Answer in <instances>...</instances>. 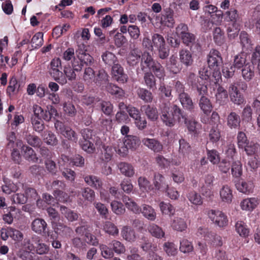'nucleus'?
<instances>
[{
	"label": "nucleus",
	"mask_w": 260,
	"mask_h": 260,
	"mask_svg": "<svg viewBox=\"0 0 260 260\" xmlns=\"http://www.w3.org/2000/svg\"><path fill=\"white\" fill-rule=\"evenodd\" d=\"M143 215L147 219L154 221L156 217V214L154 209L150 205L143 204L141 212Z\"/></svg>",
	"instance_id": "c85d7f7f"
},
{
	"label": "nucleus",
	"mask_w": 260,
	"mask_h": 260,
	"mask_svg": "<svg viewBox=\"0 0 260 260\" xmlns=\"http://www.w3.org/2000/svg\"><path fill=\"white\" fill-rule=\"evenodd\" d=\"M229 92L231 101L235 104L240 105L245 102L243 95L239 91L235 84H230Z\"/></svg>",
	"instance_id": "f8f14e48"
},
{
	"label": "nucleus",
	"mask_w": 260,
	"mask_h": 260,
	"mask_svg": "<svg viewBox=\"0 0 260 260\" xmlns=\"http://www.w3.org/2000/svg\"><path fill=\"white\" fill-rule=\"evenodd\" d=\"M144 80L145 84L149 89L153 90L156 88V80L154 76L151 72H147L144 74Z\"/></svg>",
	"instance_id": "37998d69"
},
{
	"label": "nucleus",
	"mask_w": 260,
	"mask_h": 260,
	"mask_svg": "<svg viewBox=\"0 0 260 260\" xmlns=\"http://www.w3.org/2000/svg\"><path fill=\"white\" fill-rule=\"evenodd\" d=\"M47 224L46 222L42 218H36L33 220L31 223L32 231L38 234L42 233L46 234Z\"/></svg>",
	"instance_id": "f3484780"
},
{
	"label": "nucleus",
	"mask_w": 260,
	"mask_h": 260,
	"mask_svg": "<svg viewBox=\"0 0 260 260\" xmlns=\"http://www.w3.org/2000/svg\"><path fill=\"white\" fill-rule=\"evenodd\" d=\"M63 109L64 113L69 117H74L77 113L75 107L71 103L65 102L63 104Z\"/></svg>",
	"instance_id": "338daca9"
},
{
	"label": "nucleus",
	"mask_w": 260,
	"mask_h": 260,
	"mask_svg": "<svg viewBox=\"0 0 260 260\" xmlns=\"http://www.w3.org/2000/svg\"><path fill=\"white\" fill-rule=\"evenodd\" d=\"M61 62L60 58H55L50 63L49 73L55 81L60 85H64L67 83L66 77L60 71Z\"/></svg>",
	"instance_id": "423d86ee"
},
{
	"label": "nucleus",
	"mask_w": 260,
	"mask_h": 260,
	"mask_svg": "<svg viewBox=\"0 0 260 260\" xmlns=\"http://www.w3.org/2000/svg\"><path fill=\"white\" fill-rule=\"evenodd\" d=\"M137 94L139 98L145 102L151 103L152 101L153 96L152 93L145 88H139L137 90Z\"/></svg>",
	"instance_id": "de8ad7c7"
},
{
	"label": "nucleus",
	"mask_w": 260,
	"mask_h": 260,
	"mask_svg": "<svg viewBox=\"0 0 260 260\" xmlns=\"http://www.w3.org/2000/svg\"><path fill=\"white\" fill-rule=\"evenodd\" d=\"M81 194L85 200L92 202L95 198V192L89 187H85L82 189Z\"/></svg>",
	"instance_id": "0e129e2a"
},
{
	"label": "nucleus",
	"mask_w": 260,
	"mask_h": 260,
	"mask_svg": "<svg viewBox=\"0 0 260 260\" xmlns=\"http://www.w3.org/2000/svg\"><path fill=\"white\" fill-rule=\"evenodd\" d=\"M32 241L36 245L35 250L40 255L47 254L49 250V247L45 243L41 242V238L37 235L32 236Z\"/></svg>",
	"instance_id": "4468645a"
},
{
	"label": "nucleus",
	"mask_w": 260,
	"mask_h": 260,
	"mask_svg": "<svg viewBox=\"0 0 260 260\" xmlns=\"http://www.w3.org/2000/svg\"><path fill=\"white\" fill-rule=\"evenodd\" d=\"M254 65L251 62H247L242 68V76L245 81H250L254 77L255 75Z\"/></svg>",
	"instance_id": "a211bd4d"
},
{
	"label": "nucleus",
	"mask_w": 260,
	"mask_h": 260,
	"mask_svg": "<svg viewBox=\"0 0 260 260\" xmlns=\"http://www.w3.org/2000/svg\"><path fill=\"white\" fill-rule=\"evenodd\" d=\"M148 230L152 236L156 238H161L165 236L162 228L154 223L150 224L148 227Z\"/></svg>",
	"instance_id": "ea45409f"
},
{
	"label": "nucleus",
	"mask_w": 260,
	"mask_h": 260,
	"mask_svg": "<svg viewBox=\"0 0 260 260\" xmlns=\"http://www.w3.org/2000/svg\"><path fill=\"white\" fill-rule=\"evenodd\" d=\"M182 107L189 111H193L194 108V105L192 102V99L189 95L185 92L179 95L178 97Z\"/></svg>",
	"instance_id": "412c9836"
},
{
	"label": "nucleus",
	"mask_w": 260,
	"mask_h": 260,
	"mask_svg": "<svg viewBox=\"0 0 260 260\" xmlns=\"http://www.w3.org/2000/svg\"><path fill=\"white\" fill-rule=\"evenodd\" d=\"M120 173L127 177H132L135 174L134 167L130 164L121 162L118 165Z\"/></svg>",
	"instance_id": "a878e982"
},
{
	"label": "nucleus",
	"mask_w": 260,
	"mask_h": 260,
	"mask_svg": "<svg viewBox=\"0 0 260 260\" xmlns=\"http://www.w3.org/2000/svg\"><path fill=\"white\" fill-rule=\"evenodd\" d=\"M159 206L160 211L162 214L169 215L170 216H172L174 214L175 210L173 206L170 203L161 202L159 203Z\"/></svg>",
	"instance_id": "864d4df0"
},
{
	"label": "nucleus",
	"mask_w": 260,
	"mask_h": 260,
	"mask_svg": "<svg viewBox=\"0 0 260 260\" xmlns=\"http://www.w3.org/2000/svg\"><path fill=\"white\" fill-rule=\"evenodd\" d=\"M149 69L151 70L157 78H161L165 76L164 67L159 62L156 60Z\"/></svg>",
	"instance_id": "8fccbe9b"
},
{
	"label": "nucleus",
	"mask_w": 260,
	"mask_h": 260,
	"mask_svg": "<svg viewBox=\"0 0 260 260\" xmlns=\"http://www.w3.org/2000/svg\"><path fill=\"white\" fill-rule=\"evenodd\" d=\"M79 144L82 149L87 153H91L95 150L93 144L88 140L83 139L79 142Z\"/></svg>",
	"instance_id": "69168bd1"
},
{
	"label": "nucleus",
	"mask_w": 260,
	"mask_h": 260,
	"mask_svg": "<svg viewBox=\"0 0 260 260\" xmlns=\"http://www.w3.org/2000/svg\"><path fill=\"white\" fill-rule=\"evenodd\" d=\"M236 187L240 192L249 194L253 191L254 185L252 182L241 181L236 183Z\"/></svg>",
	"instance_id": "7c9ffc66"
},
{
	"label": "nucleus",
	"mask_w": 260,
	"mask_h": 260,
	"mask_svg": "<svg viewBox=\"0 0 260 260\" xmlns=\"http://www.w3.org/2000/svg\"><path fill=\"white\" fill-rule=\"evenodd\" d=\"M44 141L49 145L56 146L58 144V139L56 135L51 131L45 132L43 135Z\"/></svg>",
	"instance_id": "a19ab883"
},
{
	"label": "nucleus",
	"mask_w": 260,
	"mask_h": 260,
	"mask_svg": "<svg viewBox=\"0 0 260 260\" xmlns=\"http://www.w3.org/2000/svg\"><path fill=\"white\" fill-rule=\"evenodd\" d=\"M55 230L57 233H59V234L66 237H70L73 233V231L71 228L60 222L56 224V227Z\"/></svg>",
	"instance_id": "c03bdc74"
},
{
	"label": "nucleus",
	"mask_w": 260,
	"mask_h": 260,
	"mask_svg": "<svg viewBox=\"0 0 260 260\" xmlns=\"http://www.w3.org/2000/svg\"><path fill=\"white\" fill-rule=\"evenodd\" d=\"M211 72L207 68H203L199 71L200 77H198L193 73H189L187 82L193 89H196L199 94L206 95L208 93L207 82L211 80Z\"/></svg>",
	"instance_id": "f03ea898"
},
{
	"label": "nucleus",
	"mask_w": 260,
	"mask_h": 260,
	"mask_svg": "<svg viewBox=\"0 0 260 260\" xmlns=\"http://www.w3.org/2000/svg\"><path fill=\"white\" fill-rule=\"evenodd\" d=\"M227 125L231 128H237L239 127L241 119L235 112H231L227 117Z\"/></svg>",
	"instance_id": "cd10ccee"
},
{
	"label": "nucleus",
	"mask_w": 260,
	"mask_h": 260,
	"mask_svg": "<svg viewBox=\"0 0 260 260\" xmlns=\"http://www.w3.org/2000/svg\"><path fill=\"white\" fill-rule=\"evenodd\" d=\"M259 204L257 198H250L243 200L240 203L241 209L243 210L251 211L255 209Z\"/></svg>",
	"instance_id": "aec40b11"
},
{
	"label": "nucleus",
	"mask_w": 260,
	"mask_h": 260,
	"mask_svg": "<svg viewBox=\"0 0 260 260\" xmlns=\"http://www.w3.org/2000/svg\"><path fill=\"white\" fill-rule=\"evenodd\" d=\"M109 245L112 247L113 251L117 254L124 253L125 251V246L120 242L117 240H113Z\"/></svg>",
	"instance_id": "680f3d73"
},
{
	"label": "nucleus",
	"mask_w": 260,
	"mask_h": 260,
	"mask_svg": "<svg viewBox=\"0 0 260 260\" xmlns=\"http://www.w3.org/2000/svg\"><path fill=\"white\" fill-rule=\"evenodd\" d=\"M84 180L88 185L99 190L102 200L109 202V197L105 194L104 190L103 188V182L99 177L92 175H87L84 177Z\"/></svg>",
	"instance_id": "1a4fd4ad"
},
{
	"label": "nucleus",
	"mask_w": 260,
	"mask_h": 260,
	"mask_svg": "<svg viewBox=\"0 0 260 260\" xmlns=\"http://www.w3.org/2000/svg\"><path fill=\"white\" fill-rule=\"evenodd\" d=\"M23 83L18 82L15 77H13L9 81V85L7 89V93L9 96L16 94L23 86Z\"/></svg>",
	"instance_id": "393cba45"
},
{
	"label": "nucleus",
	"mask_w": 260,
	"mask_h": 260,
	"mask_svg": "<svg viewBox=\"0 0 260 260\" xmlns=\"http://www.w3.org/2000/svg\"><path fill=\"white\" fill-rule=\"evenodd\" d=\"M252 109L251 106L247 105L242 110L241 117L243 121L250 122L252 120Z\"/></svg>",
	"instance_id": "bf43d9fd"
},
{
	"label": "nucleus",
	"mask_w": 260,
	"mask_h": 260,
	"mask_svg": "<svg viewBox=\"0 0 260 260\" xmlns=\"http://www.w3.org/2000/svg\"><path fill=\"white\" fill-rule=\"evenodd\" d=\"M208 216L213 223L220 228L225 227L228 224L226 215L220 210H210L208 212Z\"/></svg>",
	"instance_id": "9d476101"
},
{
	"label": "nucleus",
	"mask_w": 260,
	"mask_h": 260,
	"mask_svg": "<svg viewBox=\"0 0 260 260\" xmlns=\"http://www.w3.org/2000/svg\"><path fill=\"white\" fill-rule=\"evenodd\" d=\"M123 202L125 204L126 208L133 212L135 214H140L141 208L132 199L127 196L123 197Z\"/></svg>",
	"instance_id": "e433bc0d"
},
{
	"label": "nucleus",
	"mask_w": 260,
	"mask_h": 260,
	"mask_svg": "<svg viewBox=\"0 0 260 260\" xmlns=\"http://www.w3.org/2000/svg\"><path fill=\"white\" fill-rule=\"evenodd\" d=\"M103 230L107 234L115 236L118 235L119 230L117 226L112 222L107 221L104 223Z\"/></svg>",
	"instance_id": "49530a36"
},
{
	"label": "nucleus",
	"mask_w": 260,
	"mask_h": 260,
	"mask_svg": "<svg viewBox=\"0 0 260 260\" xmlns=\"http://www.w3.org/2000/svg\"><path fill=\"white\" fill-rule=\"evenodd\" d=\"M121 234L123 238L127 241L132 242L136 240L135 231L128 226L122 228Z\"/></svg>",
	"instance_id": "c9c22d12"
},
{
	"label": "nucleus",
	"mask_w": 260,
	"mask_h": 260,
	"mask_svg": "<svg viewBox=\"0 0 260 260\" xmlns=\"http://www.w3.org/2000/svg\"><path fill=\"white\" fill-rule=\"evenodd\" d=\"M129 253L126 256V260H143V258L138 253V249L134 247H129Z\"/></svg>",
	"instance_id": "774afa93"
},
{
	"label": "nucleus",
	"mask_w": 260,
	"mask_h": 260,
	"mask_svg": "<svg viewBox=\"0 0 260 260\" xmlns=\"http://www.w3.org/2000/svg\"><path fill=\"white\" fill-rule=\"evenodd\" d=\"M163 249L168 256H175L178 253L177 246L172 242H165L163 244Z\"/></svg>",
	"instance_id": "58836bf2"
},
{
	"label": "nucleus",
	"mask_w": 260,
	"mask_h": 260,
	"mask_svg": "<svg viewBox=\"0 0 260 260\" xmlns=\"http://www.w3.org/2000/svg\"><path fill=\"white\" fill-rule=\"evenodd\" d=\"M143 144L148 148L155 152H159L162 150V145L154 139L144 138L142 140Z\"/></svg>",
	"instance_id": "6ab92c4d"
},
{
	"label": "nucleus",
	"mask_w": 260,
	"mask_h": 260,
	"mask_svg": "<svg viewBox=\"0 0 260 260\" xmlns=\"http://www.w3.org/2000/svg\"><path fill=\"white\" fill-rule=\"evenodd\" d=\"M179 60L186 67L191 66L193 58L191 53L187 49H181L179 52Z\"/></svg>",
	"instance_id": "2eb2a0df"
},
{
	"label": "nucleus",
	"mask_w": 260,
	"mask_h": 260,
	"mask_svg": "<svg viewBox=\"0 0 260 260\" xmlns=\"http://www.w3.org/2000/svg\"><path fill=\"white\" fill-rule=\"evenodd\" d=\"M169 101H162L159 106L161 119L169 126L174 125L176 121L180 122L183 119L188 130L194 134L198 133L200 124L194 119L187 120L181 109L176 105L171 106Z\"/></svg>",
	"instance_id": "f257e3e1"
},
{
	"label": "nucleus",
	"mask_w": 260,
	"mask_h": 260,
	"mask_svg": "<svg viewBox=\"0 0 260 260\" xmlns=\"http://www.w3.org/2000/svg\"><path fill=\"white\" fill-rule=\"evenodd\" d=\"M25 139L29 145L34 147H40L42 144L41 139L36 135L31 134L26 135Z\"/></svg>",
	"instance_id": "4d7b16f0"
},
{
	"label": "nucleus",
	"mask_w": 260,
	"mask_h": 260,
	"mask_svg": "<svg viewBox=\"0 0 260 260\" xmlns=\"http://www.w3.org/2000/svg\"><path fill=\"white\" fill-rule=\"evenodd\" d=\"M155 61V60L153 59L149 52H144L141 57V66L142 69L144 70L145 66L149 69Z\"/></svg>",
	"instance_id": "a18cd8bd"
},
{
	"label": "nucleus",
	"mask_w": 260,
	"mask_h": 260,
	"mask_svg": "<svg viewBox=\"0 0 260 260\" xmlns=\"http://www.w3.org/2000/svg\"><path fill=\"white\" fill-rule=\"evenodd\" d=\"M77 59L72 62V66L77 72L81 71L84 65L90 66L93 62V58L87 53L86 45L83 43L78 42L76 50Z\"/></svg>",
	"instance_id": "7ed1b4c3"
},
{
	"label": "nucleus",
	"mask_w": 260,
	"mask_h": 260,
	"mask_svg": "<svg viewBox=\"0 0 260 260\" xmlns=\"http://www.w3.org/2000/svg\"><path fill=\"white\" fill-rule=\"evenodd\" d=\"M43 34L39 32L36 34L32 38L31 40V46L37 49L43 45Z\"/></svg>",
	"instance_id": "052dcab7"
},
{
	"label": "nucleus",
	"mask_w": 260,
	"mask_h": 260,
	"mask_svg": "<svg viewBox=\"0 0 260 260\" xmlns=\"http://www.w3.org/2000/svg\"><path fill=\"white\" fill-rule=\"evenodd\" d=\"M226 16V19L228 21L231 22V25L229 24L227 31L229 37L230 38H235L238 36L240 31V25L238 23L239 19V16L237 10L235 9H231L225 13Z\"/></svg>",
	"instance_id": "39448f33"
},
{
	"label": "nucleus",
	"mask_w": 260,
	"mask_h": 260,
	"mask_svg": "<svg viewBox=\"0 0 260 260\" xmlns=\"http://www.w3.org/2000/svg\"><path fill=\"white\" fill-rule=\"evenodd\" d=\"M236 232L242 237L246 238L249 236L250 230L245 223L242 221H238L235 224Z\"/></svg>",
	"instance_id": "473e14b6"
},
{
	"label": "nucleus",
	"mask_w": 260,
	"mask_h": 260,
	"mask_svg": "<svg viewBox=\"0 0 260 260\" xmlns=\"http://www.w3.org/2000/svg\"><path fill=\"white\" fill-rule=\"evenodd\" d=\"M54 127L57 134L62 135L69 141L75 143L78 142V135L70 126L59 120H56L54 123Z\"/></svg>",
	"instance_id": "0eeeda50"
},
{
	"label": "nucleus",
	"mask_w": 260,
	"mask_h": 260,
	"mask_svg": "<svg viewBox=\"0 0 260 260\" xmlns=\"http://www.w3.org/2000/svg\"><path fill=\"white\" fill-rule=\"evenodd\" d=\"M166 68L173 74L178 73L181 70V68L178 62L177 57L173 55L171 56L169 61L166 63Z\"/></svg>",
	"instance_id": "b1692460"
},
{
	"label": "nucleus",
	"mask_w": 260,
	"mask_h": 260,
	"mask_svg": "<svg viewBox=\"0 0 260 260\" xmlns=\"http://www.w3.org/2000/svg\"><path fill=\"white\" fill-rule=\"evenodd\" d=\"M153 48H157L158 56L164 59L169 55L170 50L166 46V42L162 36L158 34H153L151 37Z\"/></svg>",
	"instance_id": "6e6552de"
},
{
	"label": "nucleus",
	"mask_w": 260,
	"mask_h": 260,
	"mask_svg": "<svg viewBox=\"0 0 260 260\" xmlns=\"http://www.w3.org/2000/svg\"><path fill=\"white\" fill-rule=\"evenodd\" d=\"M228 92L222 87L219 86L216 93V102L219 105H224L228 100Z\"/></svg>",
	"instance_id": "79ce46f5"
},
{
	"label": "nucleus",
	"mask_w": 260,
	"mask_h": 260,
	"mask_svg": "<svg viewBox=\"0 0 260 260\" xmlns=\"http://www.w3.org/2000/svg\"><path fill=\"white\" fill-rule=\"evenodd\" d=\"M202 95L199 102V105L201 110L204 114L208 115L212 110V106L210 100L207 98L205 95L200 94Z\"/></svg>",
	"instance_id": "c756f323"
},
{
	"label": "nucleus",
	"mask_w": 260,
	"mask_h": 260,
	"mask_svg": "<svg viewBox=\"0 0 260 260\" xmlns=\"http://www.w3.org/2000/svg\"><path fill=\"white\" fill-rule=\"evenodd\" d=\"M232 175L236 178L240 177L242 174V167L241 162L239 161H235L231 166Z\"/></svg>",
	"instance_id": "13d9d810"
},
{
	"label": "nucleus",
	"mask_w": 260,
	"mask_h": 260,
	"mask_svg": "<svg viewBox=\"0 0 260 260\" xmlns=\"http://www.w3.org/2000/svg\"><path fill=\"white\" fill-rule=\"evenodd\" d=\"M142 54L140 49L135 48L132 49L127 57V62L131 66L137 64L142 57Z\"/></svg>",
	"instance_id": "5701e85b"
},
{
	"label": "nucleus",
	"mask_w": 260,
	"mask_h": 260,
	"mask_svg": "<svg viewBox=\"0 0 260 260\" xmlns=\"http://www.w3.org/2000/svg\"><path fill=\"white\" fill-rule=\"evenodd\" d=\"M102 59L104 62L109 66L115 64L117 61L116 56L112 52L106 51L102 55Z\"/></svg>",
	"instance_id": "e2e57ef3"
},
{
	"label": "nucleus",
	"mask_w": 260,
	"mask_h": 260,
	"mask_svg": "<svg viewBox=\"0 0 260 260\" xmlns=\"http://www.w3.org/2000/svg\"><path fill=\"white\" fill-rule=\"evenodd\" d=\"M179 249L181 252L188 253L192 251L193 247L191 242L186 238H182L180 241Z\"/></svg>",
	"instance_id": "3c124183"
},
{
	"label": "nucleus",
	"mask_w": 260,
	"mask_h": 260,
	"mask_svg": "<svg viewBox=\"0 0 260 260\" xmlns=\"http://www.w3.org/2000/svg\"><path fill=\"white\" fill-rule=\"evenodd\" d=\"M220 198L222 202L230 203L233 199V191L228 185H223L219 190Z\"/></svg>",
	"instance_id": "4be33fe9"
},
{
	"label": "nucleus",
	"mask_w": 260,
	"mask_h": 260,
	"mask_svg": "<svg viewBox=\"0 0 260 260\" xmlns=\"http://www.w3.org/2000/svg\"><path fill=\"white\" fill-rule=\"evenodd\" d=\"M246 61V54L244 53H239L234 56L232 66L234 69H240L247 63Z\"/></svg>",
	"instance_id": "72a5a7b5"
},
{
	"label": "nucleus",
	"mask_w": 260,
	"mask_h": 260,
	"mask_svg": "<svg viewBox=\"0 0 260 260\" xmlns=\"http://www.w3.org/2000/svg\"><path fill=\"white\" fill-rule=\"evenodd\" d=\"M207 62L210 69H218L222 63V58L220 53L215 49L211 50L207 56Z\"/></svg>",
	"instance_id": "9b49d317"
},
{
	"label": "nucleus",
	"mask_w": 260,
	"mask_h": 260,
	"mask_svg": "<svg viewBox=\"0 0 260 260\" xmlns=\"http://www.w3.org/2000/svg\"><path fill=\"white\" fill-rule=\"evenodd\" d=\"M214 176L212 174H207L204 178L205 185L202 187L201 191L204 196H209L211 194V189L213 186Z\"/></svg>",
	"instance_id": "bb28decb"
},
{
	"label": "nucleus",
	"mask_w": 260,
	"mask_h": 260,
	"mask_svg": "<svg viewBox=\"0 0 260 260\" xmlns=\"http://www.w3.org/2000/svg\"><path fill=\"white\" fill-rule=\"evenodd\" d=\"M213 39L218 45H221L224 42V32L220 28L216 27L213 31Z\"/></svg>",
	"instance_id": "5fc2aeb1"
},
{
	"label": "nucleus",
	"mask_w": 260,
	"mask_h": 260,
	"mask_svg": "<svg viewBox=\"0 0 260 260\" xmlns=\"http://www.w3.org/2000/svg\"><path fill=\"white\" fill-rule=\"evenodd\" d=\"M22 151L24 152V156L26 159L33 162H38V157L32 148L27 145H23L22 146Z\"/></svg>",
	"instance_id": "2f4dec72"
},
{
	"label": "nucleus",
	"mask_w": 260,
	"mask_h": 260,
	"mask_svg": "<svg viewBox=\"0 0 260 260\" xmlns=\"http://www.w3.org/2000/svg\"><path fill=\"white\" fill-rule=\"evenodd\" d=\"M141 110L144 112L147 118L151 121H155L158 118L157 109L153 106L144 105L141 107Z\"/></svg>",
	"instance_id": "dca6fc26"
},
{
	"label": "nucleus",
	"mask_w": 260,
	"mask_h": 260,
	"mask_svg": "<svg viewBox=\"0 0 260 260\" xmlns=\"http://www.w3.org/2000/svg\"><path fill=\"white\" fill-rule=\"evenodd\" d=\"M117 143V147H115V151L124 156L127 154L128 149H135L139 146L140 140L136 136L127 135L124 140H119Z\"/></svg>",
	"instance_id": "20e7f679"
},
{
	"label": "nucleus",
	"mask_w": 260,
	"mask_h": 260,
	"mask_svg": "<svg viewBox=\"0 0 260 260\" xmlns=\"http://www.w3.org/2000/svg\"><path fill=\"white\" fill-rule=\"evenodd\" d=\"M172 229L178 232H183L187 228L186 221L180 217H175L171 223Z\"/></svg>",
	"instance_id": "f704fd0d"
},
{
	"label": "nucleus",
	"mask_w": 260,
	"mask_h": 260,
	"mask_svg": "<svg viewBox=\"0 0 260 260\" xmlns=\"http://www.w3.org/2000/svg\"><path fill=\"white\" fill-rule=\"evenodd\" d=\"M60 210L62 214L70 221L77 220L78 218V214L74 211L68 209L65 206H61Z\"/></svg>",
	"instance_id": "09e8293b"
},
{
	"label": "nucleus",
	"mask_w": 260,
	"mask_h": 260,
	"mask_svg": "<svg viewBox=\"0 0 260 260\" xmlns=\"http://www.w3.org/2000/svg\"><path fill=\"white\" fill-rule=\"evenodd\" d=\"M112 75L115 80L122 83L126 82L128 79L127 75L124 73L123 68L118 63L113 66Z\"/></svg>",
	"instance_id": "ddd939ff"
},
{
	"label": "nucleus",
	"mask_w": 260,
	"mask_h": 260,
	"mask_svg": "<svg viewBox=\"0 0 260 260\" xmlns=\"http://www.w3.org/2000/svg\"><path fill=\"white\" fill-rule=\"evenodd\" d=\"M83 79L87 83L90 84L95 81V74L93 70L90 68H86L83 74Z\"/></svg>",
	"instance_id": "6e6d98bb"
},
{
	"label": "nucleus",
	"mask_w": 260,
	"mask_h": 260,
	"mask_svg": "<svg viewBox=\"0 0 260 260\" xmlns=\"http://www.w3.org/2000/svg\"><path fill=\"white\" fill-rule=\"evenodd\" d=\"M186 197L193 205L200 206L203 204V199L201 195L194 190L189 191L186 194Z\"/></svg>",
	"instance_id": "4c0bfd02"
},
{
	"label": "nucleus",
	"mask_w": 260,
	"mask_h": 260,
	"mask_svg": "<svg viewBox=\"0 0 260 260\" xmlns=\"http://www.w3.org/2000/svg\"><path fill=\"white\" fill-rule=\"evenodd\" d=\"M247 155L256 154L260 152V145L253 142L248 143L244 148Z\"/></svg>",
	"instance_id": "603ef678"
}]
</instances>
